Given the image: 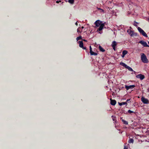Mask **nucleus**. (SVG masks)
I'll list each match as a JSON object with an SVG mask.
<instances>
[{
	"mask_svg": "<svg viewBox=\"0 0 149 149\" xmlns=\"http://www.w3.org/2000/svg\"><path fill=\"white\" fill-rule=\"evenodd\" d=\"M141 59L143 63H148L149 61L147 58L146 55L143 53L141 54Z\"/></svg>",
	"mask_w": 149,
	"mask_h": 149,
	"instance_id": "1",
	"label": "nucleus"
},
{
	"mask_svg": "<svg viewBox=\"0 0 149 149\" xmlns=\"http://www.w3.org/2000/svg\"><path fill=\"white\" fill-rule=\"evenodd\" d=\"M137 29L141 34L146 37H148V36L146 33L140 27H138Z\"/></svg>",
	"mask_w": 149,
	"mask_h": 149,
	"instance_id": "2",
	"label": "nucleus"
},
{
	"mask_svg": "<svg viewBox=\"0 0 149 149\" xmlns=\"http://www.w3.org/2000/svg\"><path fill=\"white\" fill-rule=\"evenodd\" d=\"M139 43L141 44L144 47H149V46L147 44L146 42L143 41L141 40L139 42Z\"/></svg>",
	"mask_w": 149,
	"mask_h": 149,
	"instance_id": "3",
	"label": "nucleus"
},
{
	"mask_svg": "<svg viewBox=\"0 0 149 149\" xmlns=\"http://www.w3.org/2000/svg\"><path fill=\"white\" fill-rule=\"evenodd\" d=\"M141 100L142 102L145 104H148L149 102V100L148 99L145 98L143 97H142L141 98Z\"/></svg>",
	"mask_w": 149,
	"mask_h": 149,
	"instance_id": "4",
	"label": "nucleus"
},
{
	"mask_svg": "<svg viewBox=\"0 0 149 149\" xmlns=\"http://www.w3.org/2000/svg\"><path fill=\"white\" fill-rule=\"evenodd\" d=\"M136 77L137 78H139L141 80H143L145 78L144 75L141 74H139L136 76Z\"/></svg>",
	"mask_w": 149,
	"mask_h": 149,
	"instance_id": "5",
	"label": "nucleus"
},
{
	"mask_svg": "<svg viewBox=\"0 0 149 149\" xmlns=\"http://www.w3.org/2000/svg\"><path fill=\"white\" fill-rule=\"evenodd\" d=\"M125 86L126 90H128L130 89H132L133 88L135 87L136 86L134 85H133L128 86L125 85Z\"/></svg>",
	"mask_w": 149,
	"mask_h": 149,
	"instance_id": "6",
	"label": "nucleus"
},
{
	"mask_svg": "<svg viewBox=\"0 0 149 149\" xmlns=\"http://www.w3.org/2000/svg\"><path fill=\"white\" fill-rule=\"evenodd\" d=\"M90 53L91 55L96 56L97 55V54L93 52L92 50V49L91 46H90Z\"/></svg>",
	"mask_w": 149,
	"mask_h": 149,
	"instance_id": "7",
	"label": "nucleus"
},
{
	"mask_svg": "<svg viewBox=\"0 0 149 149\" xmlns=\"http://www.w3.org/2000/svg\"><path fill=\"white\" fill-rule=\"evenodd\" d=\"M117 45V43L115 41H114L112 42L111 44V46L113 47V49L115 51L116 50V47Z\"/></svg>",
	"mask_w": 149,
	"mask_h": 149,
	"instance_id": "8",
	"label": "nucleus"
},
{
	"mask_svg": "<svg viewBox=\"0 0 149 149\" xmlns=\"http://www.w3.org/2000/svg\"><path fill=\"white\" fill-rule=\"evenodd\" d=\"M102 22L100 21V20H97L95 22V24L96 26L97 27H99L101 25L102 23Z\"/></svg>",
	"mask_w": 149,
	"mask_h": 149,
	"instance_id": "9",
	"label": "nucleus"
},
{
	"mask_svg": "<svg viewBox=\"0 0 149 149\" xmlns=\"http://www.w3.org/2000/svg\"><path fill=\"white\" fill-rule=\"evenodd\" d=\"M104 26V23H102V24H101V25L99 26V27L98 29V30L99 31H101L102 29H103Z\"/></svg>",
	"mask_w": 149,
	"mask_h": 149,
	"instance_id": "10",
	"label": "nucleus"
},
{
	"mask_svg": "<svg viewBox=\"0 0 149 149\" xmlns=\"http://www.w3.org/2000/svg\"><path fill=\"white\" fill-rule=\"evenodd\" d=\"M111 104V105L114 106L116 104V101L115 100H112L111 99H110Z\"/></svg>",
	"mask_w": 149,
	"mask_h": 149,
	"instance_id": "11",
	"label": "nucleus"
},
{
	"mask_svg": "<svg viewBox=\"0 0 149 149\" xmlns=\"http://www.w3.org/2000/svg\"><path fill=\"white\" fill-rule=\"evenodd\" d=\"M127 53V51L126 50H124L122 52V58H123L126 54Z\"/></svg>",
	"mask_w": 149,
	"mask_h": 149,
	"instance_id": "12",
	"label": "nucleus"
},
{
	"mask_svg": "<svg viewBox=\"0 0 149 149\" xmlns=\"http://www.w3.org/2000/svg\"><path fill=\"white\" fill-rule=\"evenodd\" d=\"M128 69V70L130 71L133 72L134 73H136V72L134 71L132 68H131L130 67L128 66H127L126 68Z\"/></svg>",
	"mask_w": 149,
	"mask_h": 149,
	"instance_id": "13",
	"label": "nucleus"
},
{
	"mask_svg": "<svg viewBox=\"0 0 149 149\" xmlns=\"http://www.w3.org/2000/svg\"><path fill=\"white\" fill-rule=\"evenodd\" d=\"M78 42L79 44V47L82 48L83 47V43L82 41H79Z\"/></svg>",
	"mask_w": 149,
	"mask_h": 149,
	"instance_id": "14",
	"label": "nucleus"
},
{
	"mask_svg": "<svg viewBox=\"0 0 149 149\" xmlns=\"http://www.w3.org/2000/svg\"><path fill=\"white\" fill-rule=\"evenodd\" d=\"M99 48L101 52H104L105 51V50L100 45L99 46Z\"/></svg>",
	"mask_w": 149,
	"mask_h": 149,
	"instance_id": "15",
	"label": "nucleus"
},
{
	"mask_svg": "<svg viewBox=\"0 0 149 149\" xmlns=\"http://www.w3.org/2000/svg\"><path fill=\"white\" fill-rule=\"evenodd\" d=\"M120 64L122 66L124 67L125 68H126L127 66V65L125 64L124 63L121 62L120 63Z\"/></svg>",
	"mask_w": 149,
	"mask_h": 149,
	"instance_id": "16",
	"label": "nucleus"
},
{
	"mask_svg": "<svg viewBox=\"0 0 149 149\" xmlns=\"http://www.w3.org/2000/svg\"><path fill=\"white\" fill-rule=\"evenodd\" d=\"M118 104L119 105L121 106L123 105L127 104V102H123L121 103L118 102Z\"/></svg>",
	"mask_w": 149,
	"mask_h": 149,
	"instance_id": "17",
	"label": "nucleus"
},
{
	"mask_svg": "<svg viewBox=\"0 0 149 149\" xmlns=\"http://www.w3.org/2000/svg\"><path fill=\"white\" fill-rule=\"evenodd\" d=\"M134 141V140L132 139H130L128 141V142L130 143H133Z\"/></svg>",
	"mask_w": 149,
	"mask_h": 149,
	"instance_id": "18",
	"label": "nucleus"
},
{
	"mask_svg": "<svg viewBox=\"0 0 149 149\" xmlns=\"http://www.w3.org/2000/svg\"><path fill=\"white\" fill-rule=\"evenodd\" d=\"M122 121L124 124L127 125L128 124V122H127L123 119L122 120Z\"/></svg>",
	"mask_w": 149,
	"mask_h": 149,
	"instance_id": "19",
	"label": "nucleus"
},
{
	"mask_svg": "<svg viewBox=\"0 0 149 149\" xmlns=\"http://www.w3.org/2000/svg\"><path fill=\"white\" fill-rule=\"evenodd\" d=\"M74 0H68V2L71 4H73L74 3Z\"/></svg>",
	"mask_w": 149,
	"mask_h": 149,
	"instance_id": "20",
	"label": "nucleus"
},
{
	"mask_svg": "<svg viewBox=\"0 0 149 149\" xmlns=\"http://www.w3.org/2000/svg\"><path fill=\"white\" fill-rule=\"evenodd\" d=\"M134 32L133 31H131L130 32V34L131 36H133L134 35Z\"/></svg>",
	"mask_w": 149,
	"mask_h": 149,
	"instance_id": "21",
	"label": "nucleus"
},
{
	"mask_svg": "<svg viewBox=\"0 0 149 149\" xmlns=\"http://www.w3.org/2000/svg\"><path fill=\"white\" fill-rule=\"evenodd\" d=\"M82 39V37L81 36H79V37H78L76 38V40L77 41H78V40H79L81 39Z\"/></svg>",
	"mask_w": 149,
	"mask_h": 149,
	"instance_id": "22",
	"label": "nucleus"
},
{
	"mask_svg": "<svg viewBox=\"0 0 149 149\" xmlns=\"http://www.w3.org/2000/svg\"><path fill=\"white\" fill-rule=\"evenodd\" d=\"M128 112L130 113H134V112L133 111H131L130 110H129L128 111Z\"/></svg>",
	"mask_w": 149,
	"mask_h": 149,
	"instance_id": "23",
	"label": "nucleus"
},
{
	"mask_svg": "<svg viewBox=\"0 0 149 149\" xmlns=\"http://www.w3.org/2000/svg\"><path fill=\"white\" fill-rule=\"evenodd\" d=\"M130 99H127V100L126 101V102H127V103L128 102V103H129V102H130Z\"/></svg>",
	"mask_w": 149,
	"mask_h": 149,
	"instance_id": "24",
	"label": "nucleus"
},
{
	"mask_svg": "<svg viewBox=\"0 0 149 149\" xmlns=\"http://www.w3.org/2000/svg\"><path fill=\"white\" fill-rule=\"evenodd\" d=\"M124 149H128V148L127 147H126L125 146L124 147Z\"/></svg>",
	"mask_w": 149,
	"mask_h": 149,
	"instance_id": "25",
	"label": "nucleus"
},
{
	"mask_svg": "<svg viewBox=\"0 0 149 149\" xmlns=\"http://www.w3.org/2000/svg\"><path fill=\"white\" fill-rule=\"evenodd\" d=\"M61 2V1H56V2L57 3H59V2Z\"/></svg>",
	"mask_w": 149,
	"mask_h": 149,
	"instance_id": "26",
	"label": "nucleus"
},
{
	"mask_svg": "<svg viewBox=\"0 0 149 149\" xmlns=\"http://www.w3.org/2000/svg\"><path fill=\"white\" fill-rule=\"evenodd\" d=\"M101 12H103L104 11V10L103 9H101V10H100Z\"/></svg>",
	"mask_w": 149,
	"mask_h": 149,
	"instance_id": "27",
	"label": "nucleus"
},
{
	"mask_svg": "<svg viewBox=\"0 0 149 149\" xmlns=\"http://www.w3.org/2000/svg\"><path fill=\"white\" fill-rule=\"evenodd\" d=\"M82 48L83 49H86V47H82Z\"/></svg>",
	"mask_w": 149,
	"mask_h": 149,
	"instance_id": "28",
	"label": "nucleus"
},
{
	"mask_svg": "<svg viewBox=\"0 0 149 149\" xmlns=\"http://www.w3.org/2000/svg\"><path fill=\"white\" fill-rule=\"evenodd\" d=\"M97 8L98 9V10H101V8Z\"/></svg>",
	"mask_w": 149,
	"mask_h": 149,
	"instance_id": "29",
	"label": "nucleus"
},
{
	"mask_svg": "<svg viewBox=\"0 0 149 149\" xmlns=\"http://www.w3.org/2000/svg\"><path fill=\"white\" fill-rule=\"evenodd\" d=\"M75 24L76 25V26H77L78 25V24L77 23V22H76L75 23Z\"/></svg>",
	"mask_w": 149,
	"mask_h": 149,
	"instance_id": "30",
	"label": "nucleus"
},
{
	"mask_svg": "<svg viewBox=\"0 0 149 149\" xmlns=\"http://www.w3.org/2000/svg\"><path fill=\"white\" fill-rule=\"evenodd\" d=\"M83 40L84 41H85V42H86V41H87L86 40H85V39H83V40Z\"/></svg>",
	"mask_w": 149,
	"mask_h": 149,
	"instance_id": "31",
	"label": "nucleus"
},
{
	"mask_svg": "<svg viewBox=\"0 0 149 149\" xmlns=\"http://www.w3.org/2000/svg\"><path fill=\"white\" fill-rule=\"evenodd\" d=\"M134 26H137V25L136 24H134Z\"/></svg>",
	"mask_w": 149,
	"mask_h": 149,
	"instance_id": "32",
	"label": "nucleus"
},
{
	"mask_svg": "<svg viewBox=\"0 0 149 149\" xmlns=\"http://www.w3.org/2000/svg\"><path fill=\"white\" fill-rule=\"evenodd\" d=\"M113 121H115V119L114 118H113Z\"/></svg>",
	"mask_w": 149,
	"mask_h": 149,
	"instance_id": "33",
	"label": "nucleus"
},
{
	"mask_svg": "<svg viewBox=\"0 0 149 149\" xmlns=\"http://www.w3.org/2000/svg\"><path fill=\"white\" fill-rule=\"evenodd\" d=\"M84 26H82V27H81V28H82V29H84Z\"/></svg>",
	"mask_w": 149,
	"mask_h": 149,
	"instance_id": "34",
	"label": "nucleus"
},
{
	"mask_svg": "<svg viewBox=\"0 0 149 149\" xmlns=\"http://www.w3.org/2000/svg\"><path fill=\"white\" fill-rule=\"evenodd\" d=\"M77 32H78L79 31V30H78V29H77Z\"/></svg>",
	"mask_w": 149,
	"mask_h": 149,
	"instance_id": "35",
	"label": "nucleus"
},
{
	"mask_svg": "<svg viewBox=\"0 0 149 149\" xmlns=\"http://www.w3.org/2000/svg\"><path fill=\"white\" fill-rule=\"evenodd\" d=\"M134 22H135V23H136V24L137 23V22H135V21H134Z\"/></svg>",
	"mask_w": 149,
	"mask_h": 149,
	"instance_id": "36",
	"label": "nucleus"
},
{
	"mask_svg": "<svg viewBox=\"0 0 149 149\" xmlns=\"http://www.w3.org/2000/svg\"><path fill=\"white\" fill-rule=\"evenodd\" d=\"M112 117L113 118V116H112Z\"/></svg>",
	"mask_w": 149,
	"mask_h": 149,
	"instance_id": "37",
	"label": "nucleus"
},
{
	"mask_svg": "<svg viewBox=\"0 0 149 149\" xmlns=\"http://www.w3.org/2000/svg\"><path fill=\"white\" fill-rule=\"evenodd\" d=\"M148 44L149 45V42H148Z\"/></svg>",
	"mask_w": 149,
	"mask_h": 149,
	"instance_id": "38",
	"label": "nucleus"
},
{
	"mask_svg": "<svg viewBox=\"0 0 149 149\" xmlns=\"http://www.w3.org/2000/svg\"><path fill=\"white\" fill-rule=\"evenodd\" d=\"M148 19L149 20V18H148Z\"/></svg>",
	"mask_w": 149,
	"mask_h": 149,
	"instance_id": "39",
	"label": "nucleus"
}]
</instances>
